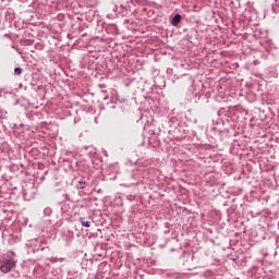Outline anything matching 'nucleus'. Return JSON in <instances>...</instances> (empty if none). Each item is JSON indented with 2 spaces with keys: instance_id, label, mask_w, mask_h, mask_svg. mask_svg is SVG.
Wrapping results in <instances>:
<instances>
[{
  "instance_id": "4",
  "label": "nucleus",
  "mask_w": 279,
  "mask_h": 279,
  "mask_svg": "<svg viewBox=\"0 0 279 279\" xmlns=\"http://www.w3.org/2000/svg\"><path fill=\"white\" fill-rule=\"evenodd\" d=\"M16 256V253H14L13 251H9L5 255V258H14Z\"/></svg>"
},
{
  "instance_id": "3",
  "label": "nucleus",
  "mask_w": 279,
  "mask_h": 279,
  "mask_svg": "<svg viewBox=\"0 0 279 279\" xmlns=\"http://www.w3.org/2000/svg\"><path fill=\"white\" fill-rule=\"evenodd\" d=\"M78 221L84 228H90V221H86L83 217H81Z\"/></svg>"
},
{
  "instance_id": "5",
  "label": "nucleus",
  "mask_w": 279,
  "mask_h": 279,
  "mask_svg": "<svg viewBox=\"0 0 279 279\" xmlns=\"http://www.w3.org/2000/svg\"><path fill=\"white\" fill-rule=\"evenodd\" d=\"M86 186V181H78L77 189L83 190Z\"/></svg>"
},
{
  "instance_id": "7",
  "label": "nucleus",
  "mask_w": 279,
  "mask_h": 279,
  "mask_svg": "<svg viewBox=\"0 0 279 279\" xmlns=\"http://www.w3.org/2000/svg\"><path fill=\"white\" fill-rule=\"evenodd\" d=\"M63 197H64L65 199H69V194H63Z\"/></svg>"
},
{
  "instance_id": "2",
  "label": "nucleus",
  "mask_w": 279,
  "mask_h": 279,
  "mask_svg": "<svg viewBox=\"0 0 279 279\" xmlns=\"http://www.w3.org/2000/svg\"><path fill=\"white\" fill-rule=\"evenodd\" d=\"M180 21H182V15L175 14L171 20V25H173V27H178V25H180Z\"/></svg>"
},
{
  "instance_id": "6",
  "label": "nucleus",
  "mask_w": 279,
  "mask_h": 279,
  "mask_svg": "<svg viewBox=\"0 0 279 279\" xmlns=\"http://www.w3.org/2000/svg\"><path fill=\"white\" fill-rule=\"evenodd\" d=\"M21 73H23V70L21 68L14 69V75H21Z\"/></svg>"
},
{
  "instance_id": "1",
  "label": "nucleus",
  "mask_w": 279,
  "mask_h": 279,
  "mask_svg": "<svg viewBox=\"0 0 279 279\" xmlns=\"http://www.w3.org/2000/svg\"><path fill=\"white\" fill-rule=\"evenodd\" d=\"M16 263L17 260L14 257H4L0 265V271L2 274H10L16 267Z\"/></svg>"
}]
</instances>
